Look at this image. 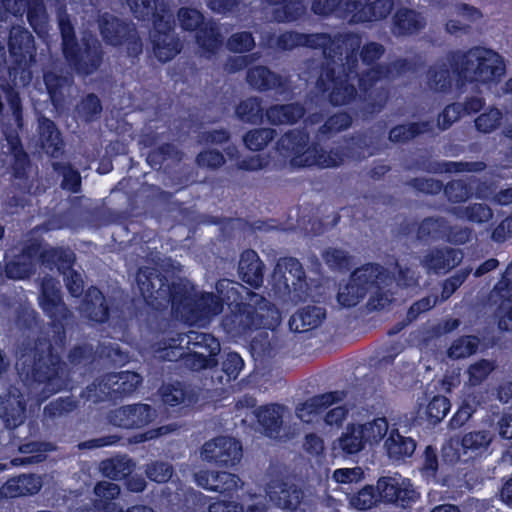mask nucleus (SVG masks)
Here are the masks:
<instances>
[{
    "instance_id": "c756f323",
    "label": "nucleus",
    "mask_w": 512,
    "mask_h": 512,
    "mask_svg": "<svg viewBox=\"0 0 512 512\" xmlns=\"http://www.w3.org/2000/svg\"><path fill=\"white\" fill-rule=\"evenodd\" d=\"M161 400L170 407L190 408L197 404L198 394L180 381L162 385Z\"/></svg>"
},
{
    "instance_id": "4468645a",
    "label": "nucleus",
    "mask_w": 512,
    "mask_h": 512,
    "mask_svg": "<svg viewBox=\"0 0 512 512\" xmlns=\"http://www.w3.org/2000/svg\"><path fill=\"white\" fill-rule=\"evenodd\" d=\"M491 443V436L488 431H473L466 433L459 445L460 448H454L452 445L443 446V461L451 465L457 462H468L484 455Z\"/></svg>"
},
{
    "instance_id": "a211bd4d",
    "label": "nucleus",
    "mask_w": 512,
    "mask_h": 512,
    "mask_svg": "<svg viewBox=\"0 0 512 512\" xmlns=\"http://www.w3.org/2000/svg\"><path fill=\"white\" fill-rule=\"evenodd\" d=\"M377 493L386 503L409 508L420 497L419 492L412 486L409 479L401 483L394 477H381L377 481Z\"/></svg>"
},
{
    "instance_id": "bf43d9fd",
    "label": "nucleus",
    "mask_w": 512,
    "mask_h": 512,
    "mask_svg": "<svg viewBox=\"0 0 512 512\" xmlns=\"http://www.w3.org/2000/svg\"><path fill=\"white\" fill-rule=\"evenodd\" d=\"M95 354L92 344L81 343L69 350L67 361L73 368L86 367L94 361Z\"/></svg>"
},
{
    "instance_id": "dca6fc26",
    "label": "nucleus",
    "mask_w": 512,
    "mask_h": 512,
    "mask_svg": "<svg viewBox=\"0 0 512 512\" xmlns=\"http://www.w3.org/2000/svg\"><path fill=\"white\" fill-rule=\"evenodd\" d=\"M201 455L218 467H234L242 458V445L235 438L218 436L203 445Z\"/></svg>"
},
{
    "instance_id": "ea45409f",
    "label": "nucleus",
    "mask_w": 512,
    "mask_h": 512,
    "mask_svg": "<svg viewBox=\"0 0 512 512\" xmlns=\"http://www.w3.org/2000/svg\"><path fill=\"white\" fill-rule=\"evenodd\" d=\"M41 487L42 483L39 476L34 474H21L8 479L3 485L2 490L6 497L17 498L37 494Z\"/></svg>"
},
{
    "instance_id": "864d4df0",
    "label": "nucleus",
    "mask_w": 512,
    "mask_h": 512,
    "mask_svg": "<svg viewBox=\"0 0 512 512\" xmlns=\"http://www.w3.org/2000/svg\"><path fill=\"white\" fill-rule=\"evenodd\" d=\"M362 430L367 444L380 443L389 434V423L386 417H377L364 424H358Z\"/></svg>"
},
{
    "instance_id": "774afa93",
    "label": "nucleus",
    "mask_w": 512,
    "mask_h": 512,
    "mask_svg": "<svg viewBox=\"0 0 512 512\" xmlns=\"http://www.w3.org/2000/svg\"><path fill=\"white\" fill-rule=\"evenodd\" d=\"M255 39L250 31H240L233 33L226 42V47L233 53L250 52L255 47Z\"/></svg>"
},
{
    "instance_id": "603ef678",
    "label": "nucleus",
    "mask_w": 512,
    "mask_h": 512,
    "mask_svg": "<svg viewBox=\"0 0 512 512\" xmlns=\"http://www.w3.org/2000/svg\"><path fill=\"white\" fill-rule=\"evenodd\" d=\"M276 131L273 128L261 127L247 131L243 136V142L251 151L263 150L274 140Z\"/></svg>"
},
{
    "instance_id": "4be33fe9",
    "label": "nucleus",
    "mask_w": 512,
    "mask_h": 512,
    "mask_svg": "<svg viewBox=\"0 0 512 512\" xmlns=\"http://www.w3.org/2000/svg\"><path fill=\"white\" fill-rule=\"evenodd\" d=\"M113 425L123 429L143 428L156 418L155 409L149 404L137 403L116 409L111 415Z\"/></svg>"
},
{
    "instance_id": "7c9ffc66",
    "label": "nucleus",
    "mask_w": 512,
    "mask_h": 512,
    "mask_svg": "<svg viewBox=\"0 0 512 512\" xmlns=\"http://www.w3.org/2000/svg\"><path fill=\"white\" fill-rule=\"evenodd\" d=\"M38 133L41 147L47 155L52 158L63 155L65 143L54 121L45 116L40 117Z\"/></svg>"
},
{
    "instance_id": "37998d69",
    "label": "nucleus",
    "mask_w": 512,
    "mask_h": 512,
    "mask_svg": "<svg viewBox=\"0 0 512 512\" xmlns=\"http://www.w3.org/2000/svg\"><path fill=\"white\" fill-rule=\"evenodd\" d=\"M265 115L262 99L250 96L241 100L235 107L236 118L245 124L257 125L262 123Z\"/></svg>"
},
{
    "instance_id": "5701e85b",
    "label": "nucleus",
    "mask_w": 512,
    "mask_h": 512,
    "mask_svg": "<svg viewBox=\"0 0 512 512\" xmlns=\"http://www.w3.org/2000/svg\"><path fill=\"white\" fill-rule=\"evenodd\" d=\"M463 259L460 249L442 246L429 249L421 260L428 273L446 274L457 267Z\"/></svg>"
},
{
    "instance_id": "6ab92c4d",
    "label": "nucleus",
    "mask_w": 512,
    "mask_h": 512,
    "mask_svg": "<svg viewBox=\"0 0 512 512\" xmlns=\"http://www.w3.org/2000/svg\"><path fill=\"white\" fill-rule=\"evenodd\" d=\"M267 494L275 506L286 512H306L302 507L304 492L296 484L284 479H272L267 484Z\"/></svg>"
},
{
    "instance_id": "5fc2aeb1",
    "label": "nucleus",
    "mask_w": 512,
    "mask_h": 512,
    "mask_svg": "<svg viewBox=\"0 0 512 512\" xmlns=\"http://www.w3.org/2000/svg\"><path fill=\"white\" fill-rule=\"evenodd\" d=\"M448 201L454 204L462 203L470 199L474 194V187L470 180H452L443 189Z\"/></svg>"
},
{
    "instance_id": "39448f33",
    "label": "nucleus",
    "mask_w": 512,
    "mask_h": 512,
    "mask_svg": "<svg viewBox=\"0 0 512 512\" xmlns=\"http://www.w3.org/2000/svg\"><path fill=\"white\" fill-rule=\"evenodd\" d=\"M62 55L67 65L79 76L97 72L104 61L105 52L99 39L91 32L77 39L74 24L64 12L58 16Z\"/></svg>"
},
{
    "instance_id": "0eeeda50",
    "label": "nucleus",
    "mask_w": 512,
    "mask_h": 512,
    "mask_svg": "<svg viewBox=\"0 0 512 512\" xmlns=\"http://www.w3.org/2000/svg\"><path fill=\"white\" fill-rule=\"evenodd\" d=\"M133 16L139 21L153 23L152 51L160 63L171 61L182 50L180 38L175 34V19L166 8L157 11L155 0H125Z\"/></svg>"
},
{
    "instance_id": "c9c22d12",
    "label": "nucleus",
    "mask_w": 512,
    "mask_h": 512,
    "mask_svg": "<svg viewBox=\"0 0 512 512\" xmlns=\"http://www.w3.org/2000/svg\"><path fill=\"white\" fill-rule=\"evenodd\" d=\"M306 114L305 106L300 102L274 104L265 111L267 121L271 125L295 124Z\"/></svg>"
},
{
    "instance_id": "a19ab883",
    "label": "nucleus",
    "mask_w": 512,
    "mask_h": 512,
    "mask_svg": "<svg viewBox=\"0 0 512 512\" xmlns=\"http://www.w3.org/2000/svg\"><path fill=\"white\" fill-rule=\"evenodd\" d=\"M433 131V121L408 122L393 126L388 133L392 143L404 144L416 137Z\"/></svg>"
},
{
    "instance_id": "6e6d98bb",
    "label": "nucleus",
    "mask_w": 512,
    "mask_h": 512,
    "mask_svg": "<svg viewBox=\"0 0 512 512\" xmlns=\"http://www.w3.org/2000/svg\"><path fill=\"white\" fill-rule=\"evenodd\" d=\"M502 119V111L492 106L476 117L474 125L477 131L489 134L499 128Z\"/></svg>"
},
{
    "instance_id": "f3484780",
    "label": "nucleus",
    "mask_w": 512,
    "mask_h": 512,
    "mask_svg": "<svg viewBox=\"0 0 512 512\" xmlns=\"http://www.w3.org/2000/svg\"><path fill=\"white\" fill-rule=\"evenodd\" d=\"M394 4V0H346L345 11L352 23H372L386 19Z\"/></svg>"
},
{
    "instance_id": "c85d7f7f",
    "label": "nucleus",
    "mask_w": 512,
    "mask_h": 512,
    "mask_svg": "<svg viewBox=\"0 0 512 512\" xmlns=\"http://www.w3.org/2000/svg\"><path fill=\"white\" fill-rule=\"evenodd\" d=\"M246 82L252 89L259 92L285 90L286 87V80L280 74L273 72L264 65L248 68Z\"/></svg>"
},
{
    "instance_id": "8fccbe9b",
    "label": "nucleus",
    "mask_w": 512,
    "mask_h": 512,
    "mask_svg": "<svg viewBox=\"0 0 512 512\" xmlns=\"http://www.w3.org/2000/svg\"><path fill=\"white\" fill-rule=\"evenodd\" d=\"M102 110V102L95 93H88L83 96L75 107L78 118L85 123H91L97 120Z\"/></svg>"
},
{
    "instance_id": "3c124183",
    "label": "nucleus",
    "mask_w": 512,
    "mask_h": 512,
    "mask_svg": "<svg viewBox=\"0 0 512 512\" xmlns=\"http://www.w3.org/2000/svg\"><path fill=\"white\" fill-rule=\"evenodd\" d=\"M53 170L62 175L61 187L71 193H78L81 190V175L70 163L55 161L52 162Z\"/></svg>"
},
{
    "instance_id": "e2e57ef3",
    "label": "nucleus",
    "mask_w": 512,
    "mask_h": 512,
    "mask_svg": "<svg viewBox=\"0 0 512 512\" xmlns=\"http://www.w3.org/2000/svg\"><path fill=\"white\" fill-rule=\"evenodd\" d=\"M478 349V339L475 336H462L451 344L448 349V355L453 359L469 357L476 353Z\"/></svg>"
},
{
    "instance_id": "1a4fd4ad",
    "label": "nucleus",
    "mask_w": 512,
    "mask_h": 512,
    "mask_svg": "<svg viewBox=\"0 0 512 512\" xmlns=\"http://www.w3.org/2000/svg\"><path fill=\"white\" fill-rule=\"evenodd\" d=\"M96 24L102 41L112 47L125 46L127 56L138 59L143 53V42L135 24L110 12H98Z\"/></svg>"
},
{
    "instance_id": "f03ea898",
    "label": "nucleus",
    "mask_w": 512,
    "mask_h": 512,
    "mask_svg": "<svg viewBox=\"0 0 512 512\" xmlns=\"http://www.w3.org/2000/svg\"><path fill=\"white\" fill-rule=\"evenodd\" d=\"M135 279L148 307L160 311L170 305L172 313L186 324L205 325L222 313L221 299L215 293L197 291L181 278L170 283L155 267H140Z\"/></svg>"
},
{
    "instance_id": "72a5a7b5",
    "label": "nucleus",
    "mask_w": 512,
    "mask_h": 512,
    "mask_svg": "<svg viewBox=\"0 0 512 512\" xmlns=\"http://www.w3.org/2000/svg\"><path fill=\"white\" fill-rule=\"evenodd\" d=\"M86 317L95 323L104 324L110 318V307L103 292L95 286L87 289L83 299Z\"/></svg>"
},
{
    "instance_id": "2eb2a0df",
    "label": "nucleus",
    "mask_w": 512,
    "mask_h": 512,
    "mask_svg": "<svg viewBox=\"0 0 512 512\" xmlns=\"http://www.w3.org/2000/svg\"><path fill=\"white\" fill-rule=\"evenodd\" d=\"M353 80L337 75L334 67L325 66L317 80V87L322 93H328V100L333 106H343L353 102L357 95L356 87L350 83Z\"/></svg>"
},
{
    "instance_id": "4c0bfd02",
    "label": "nucleus",
    "mask_w": 512,
    "mask_h": 512,
    "mask_svg": "<svg viewBox=\"0 0 512 512\" xmlns=\"http://www.w3.org/2000/svg\"><path fill=\"white\" fill-rule=\"evenodd\" d=\"M326 317L323 307L308 305L300 309L289 320V328L295 333H303L317 328Z\"/></svg>"
},
{
    "instance_id": "412c9836",
    "label": "nucleus",
    "mask_w": 512,
    "mask_h": 512,
    "mask_svg": "<svg viewBox=\"0 0 512 512\" xmlns=\"http://www.w3.org/2000/svg\"><path fill=\"white\" fill-rule=\"evenodd\" d=\"M279 275L278 281L287 292L306 293L308 284L302 263L295 257L280 258L276 264L273 277Z\"/></svg>"
},
{
    "instance_id": "2f4dec72",
    "label": "nucleus",
    "mask_w": 512,
    "mask_h": 512,
    "mask_svg": "<svg viewBox=\"0 0 512 512\" xmlns=\"http://www.w3.org/2000/svg\"><path fill=\"white\" fill-rule=\"evenodd\" d=\"M11 2L15 6L20 3L18 10H26L27 21L38 36L48 33V15L43 0H2L3 5H10Z\"/></svg>"
},
{
    "instance_id": "cd10ccee",
    "label": "nucleus",
    "mask_w": 512,
    "mask_h": 512,
    "mask_svg": "<svg viewBox=\"0 0 512 512\" xmlns=\"http://www.w3.org/2000/svg\"><path fill=\"white\" fill-rule=\"evenodd\" d=\"M284 410L285 406L278 403H269L256 409L255 417L266 437L277 439L281 436Z\"/></svg>"
},
{
    "instance_id": "58836bf2",
    "label": "nucleus",
    "mask_w": 512,
    "mask_h": 512,
    "mask_svg": "<svg viewBox=\"0 0 512 512\" xmlns=\"http://www.w3.org/2000/svg\"><path fill=\"white\" fill-rule=\"evenodd\" d=\"M75 261V253L64 247H49L44 249L40 255L41 264L51 270L56 268L62 275L73 270Z\"/></svg>"
},
{
    "instance_id": "09e8293b",
    "label": "nucleus",
    "mask_w": 512,
    "mask_h": 512,
    "mask_svg": "<svg viewBox=\"0 0 512 512\" xmlns=\"http://www.w3.org/2000/svg\"><path fill=\"white\" fill-rule=\"evenodd\" d=\"M134 463L126 457L110 458L102 461L101 470L103 475L111 480H124L132 474Z\"/></svg>"
},
{
    "instance_id": "a18cd8bd",
    "label": "nucleus",
    "mask_w": 512,
    "mask_h": 512,
    "mask_svg": "<svg viewBox=\"0 0 512 512\" xmlns=\"http://www.w3.org/2000/svg\"><path fill=\"white\" fill-rule=\"evenodd\" d=\"M448 228L449 223L446 219L442 217H426L417 225L416 237L422 242L441 240L444 239Z\"/></svg>"
},
{
    "instance_id": "79ce46f5",
    "label": "nucleus",
    "mask_w": 512,
    "mask_h": 512,
    "mask_svg": "<svg viewBox=\"0 0 512 512\" xmlns=\"http://www.w3.org/2000/svg\"><path fill=\"white\" fill-rule=\"evenodd\" d=\"M195 40L201 51L214 55L223 44V38L218 26L212 22H205L195 31Z\"/></svg>"
},
{
    "instance_id": "f8f14e48",
    "label": "nucleus",
    "mask_w": 512,
    "mask_h": 512,
    "mask_svg": "<svg viewBox=\"0 0 512 512\" xmlns=\"http://www.w3.org/2000/svg\"><path fill=\"white\" fill-rule=\"evenodd\" d=\"M388 271L378 263H367L356 268L349 281L339 288L337 301L342 307L350 308L362 301L367 293L383 278H388Z\"/></svg>"
},
{
    "instance_id": "473e14b6",
    "label": "nucleus",
    "mask_w": 512,
    "mask_h": 512,
    "mask_svg": "<svg viewBox=\"0 0 512 512\" xmlns=\"http://www.w3.org/2000/svg\"><path fill=\"white\" fill-rule=\"evenodd\" d=\"M416 447V441L412 437L402 435L398 428H391L384 440L386 455L393 462H405L413 456Z\"/></svg>"
},
{
    "instance_id": "c03bdc74",
    "label": "nucleus",
    "mask_w": 512,
    "mask_h": 512,
    "mask_svg": "<svg viewBox=\"0 0 512 512\" xmlns=\"http://www.w3.org/2000/svg\"><path fill=\"white\" fill-rule=\"evenodd\" d=\"M338 448L345 456L356 455L362 451L367 442L358 424H348L345 431L338 438Z\"/></svg>"
},
{
    "instance_id": "7ed1b4c3",
    "label": "nucleus",
    "mask_w": 512,
    "mask_h": 512,
    "mask_svg": "<svg viewBox=\"0 0 512 512\" xmlns=\"http://www.w3.org/2000/svg\"><path fill=\"white\" fill-rule=\"evenodd\" d=\"M216 295L230 308L221 325L231 337H243L260 329L273 330L280 314L276 306L243 284L227 279H219L215 284Z\"/></svg>"
},
{
    "instance_id": "de8ad7c7",
    "label": "nucleus",
    "mask_w": 512,
    "mask_h": 512,
    "mask_svg": "<svg viewBox=\"0 0 512 512\" xmlns=\"http://www.w3.org/2000/svg\"><path fill=\"white\" fill-rule=\"evenodd\" d=\"M269 5L278 6L274 15L278 21L292 22L298 20L305 12L302 0H265Z\"/></svg>"
},
{
    "instance_id": "9d476101",
    "label": "nucleus",
    "mask_w": 512,
    "mask_h": 512,
    "mask_svg": "<svg viewBox=\"0 0 512 512\" xmlns=\"http://www.w3.org/2000/svg\"><path fill=\"white\" fill-rule=\"evenodd\" d=\"M8 51L10 57L9 76L22 86L32 80L31 66L36 60L33 35L24 27L13 26L9 32Z\"/></svg>"
},
{
    "instance_id": "aec40b11",
    "label": "nucleus",
    "mask_w": 512,
    "mask_h": 512,
    "mask_svg": "<svg viewBox=\"0 0 512 512\" xmlns=\"http://www.w3.org/2000/svg\"><path fill=\"white\" fill-rule=\"evenodd\" d=\"M328 39L319 40L323 42L319 45L323 56L329 64L337 63L343 60L344 52L360 53L362 38L361 35L354 32L337 33L334 36L329 33L321 32Z\"/></svg>"
},
{
    "instance_id": "0e129e2a",
    "label": "nucleus",
    "mask_w": 512,
    "mask_h": 512,
    "mask_svg": "<svg viewBox=\"0 0 512 512\" xmlns=\"http://www.w3.org/2000/svg\"><path fill=\"white\" fill-rule=\"evenodd\" d=\"M349 503L359 511L371 509L377 503V491L372 485H366L349 497Z\"/></svg>"
},
{
    "instance_id": "b1692460",
    "label": "nucleus",
    "mask_w": 512,
    "mask_h": 512,
    "mask_svg": "<svg viewBox=\"0 0 512 512\" xmlns=\"http://www.w3.org/2000/svg\"><path fill=\"white\" fill-rule=\"evenodd\" d=\"M196 482L203 489L231 499L237 493L241 480L236 474L226 471H201L196 474Z\"/></svg>"
},
{
    "instance_id": "393cba45",
    "label": "nucleus",
    "mask_w": 512,
    "mask_h": 512,
    "mask_svg": "<svg viewBox=\"0 0 512 512\" xmlns=\"http://www.w3.org/2000/svg\"><path fill=\"white\" fill-rule=\"evenodd\" d=\"M26 413V401L22 393L16 389H9L0 398V419L7 430L20 426Z\"/></svg>"
},
{
    "instance_id": "49530a36",
    "label": "nucleus",
    "mask_w": 512,
    "mask_h": 512,
    "mask_svg": "<svg viewBox=\"0 0 512 512\" xmlns=\"http://www.w3.org/2000/svg\"><path fill=\"white\" fill-rule=\"evenodd\" d=\"M451 67L446 63H436L430 66L426 72L429 87L436 92L446 93L452 87Z\"/></svg>"
},
{
    "instance_id": "e433bc0d",
    "label": "nucleus",
    "mask_w": 512,
    "mask_h": 512,
    "mask_svg": "<svg viewBox=\"0 0 512 512\" xmlns=\"http://www.w3.org/2000/svg\"><path fill=\"white\" fill-rule=\"evenodd\" d=\"M425 26L424 19L414 9L401 7L392 18V32L396 36H410L418 33Z\"/></svg>"
},
{
    "instance_id": "a878e982",
    "label": "nucleus",
    "mask_w": 512,
    "mask_h": 512,
    "mask_svg": "<svg viewBox=\"0 0 512 512\" xmlns=\"http://www.w3.org/2000/svg\"><path fill=\"white\" fill-rule=\"evenodd\" d=\"M347 396L345 390L325 392L308 398L296 407L297 417L304 422H310L313 417L321 415L330 406L343 401Z\"/></svg>"
},
{
    "instance_id": "680f3d73",
    "label": "nucleus",
    "mask_w": 512,
    "mask_h": 512,
    "mask_svg": "<svg viewBox=\"0 0 512 512\" xmlns=\"http://www.w3.org/2000/svg\"><path fill=\"white\" fill-rule=\"evenodd\" d=\"M436 172L445 173H463V172H482L487 165L484 161H442L437 163Z\"/></svg>"
},
{
    "instance_id": "052dcab7",
    "label": "nucleus",
    "mask_w": 512,
    "mask_h": 512,
    "mask_svg": "<svg viewBox=\"0 0 512 512\" xmlns=\"http://www.w3.org/2000/svg\"><path fill=\"white\" fill-rule=\"evenodd\" d=\"M450 408L451 403L446 396L436 395L427 404L426 418L431 424L436 425L445 418Z\"/></svg>"
},
{
    "instance_id": "423d86ee",
    "label": "nucleus",
    "mask_w": 512,
    "mask_h": 512,
    "mask_svg": "<svg viewBox=\"0 0 512 512\" xmlns=\"http://www.w3.org/2000/svg\"><path fill=\"white\" fill-rule=\"evenodd\" d=\"M310 135L304 128H294L285 132L276 142V151L294 169L319 167L335 168L344 162V153L340 149L326 151L318 143L309 145Z\"/></svg>"
},
{
    "instance_id": "20e7f679",
    "label": "nucleus",
    "mask_w": 512,
    "mask_h": 512,
    "mask_svg": "<svg viewBox=\"0 0 512 512\" xmlns=\"http://www.w3.org/2000/svg\"><path fill=\"white\" fill-rule=\"evenodd\" d=\"M459 85L498 84L506 73L504 58L496 51L475 46L467 51L452 50L446 55Z\"/></svg>"
},
{
    "instance_id": "9b49d317",
    "label": "nucleus",
    "mask_w": 512,
    "mask_h": 512,
    "mask_svg": "<svg viewBox=\"0 0 512 512\" xmlns=\"http://www.w3.org/2000/svg\"><path fill=\"white\" fill-rule=\"evenodd\" d=\"M179 345L185 342L189 353L184 358L185 364L194 371L214 368L218 365L217 356L220 353V342L211 333L190 330L178 334Z\"/></svg>"
},
{
    "instance_id": "ddd939ff",
    "label": "nucleus",
    "mask_w": 512,
    "mask_h": 512,
    "mask_svg": "<svg viewBox=\"0 0 512 512\" xmlns=\"http://www.w3.org/2000/svg\"><path fill=\"white\" fill-rule=\"evenodd\" d=\"M143 381L142 376L134 371H120L105 374L98 384L93 382L87 387L88 393L96 391L99 387L103 396H97L93 402H99L104 398L122 399L134 393ZM90 394H88V398Z\"/></svg>"
},
{
    "instance_id": "bb28decb",
    "label": "nucleus",
    "mask_w": 512,
    "mask_h": 512,
    "mask_svg": "<svg viewBox=\"0 0 512 512\" xmlns=\"http://www.w3.org/2000/svg\"><path fill=\"white\" fill-rule=\"evenodd\" d=\"M265 265L256 251L246 249L240 254L238 275L251 288L258 289L264 281Z\"/></svg>"
},
{
    "instance_id": "f257e3e1",
    "label": "nucleus",
    "mask_w": 512,
    "mask_h": 512,
    "mask_svg": "<svg viewBox=\"0 0 512 512\" xmlns=\"http://www.w3.org/2000/svg\"><path fill=\"white\" fill-rule=\"evenodd\" d=\"M38 304L50 319L52 340L48 337H38L35 340L26 378L31 384L41 386V393L48 398L65 390L70 383V370L58 349L62 351L65 348L66 326L72 320L73 314L64 302L60 282L50 275L41 280Z\"/></svg>"
},
{
    "instance_id": "13d9d810",
    "label": "nucleus",
    "mask_w": 512,
    "mask_h": 512,
    "mask_svg": "<svg viewBox=\"0 0 512 512\" xmlns=\"http://www.w3.org/2000/svg\"><path fill=\"white\" fill-rule=\"evenodd\" d=\"M322 257L325 263L333 270L349 271L354 263L353 257L340 248H327Z\"/></svg>"
},
{
    "instance_id": "4d7b16f0",
    "label": "nucleus",
    "mask_w": 512,
    "mask_h": 512,
    "mask_svg": "<svg viewBox=\"0 0 512 512\" xmlns=\"http://www.w3.org/2000/svg\"><path fill=\"white\" fill-rule=\"evenodd\" d=\"M352 121V116L348 112L334 113L319 127L318 133L323 136H331L348 129L352 125Z\"/></svg>"
},
{
    "instance_id": "338daca9",
    "label": "nucleus",
    "mask_w": 512,
    "mask_h": 512,
    "mask_svg": "<svg viewBox=\"0 0 512 512\" xmlns=\"http://www.w3.org/2000/svg\"><path fill=\"white\" fill-rule=\"evenodd\" d=\"M471 272V267H464L446 278L441 284V299L443 301L448 300L467 280Z\"/></svg>"
},
{
    "instance_id": "f704fd0d",
    "label": "nucleus",
    "mask_w": 512,
    "mask_h": 512,
    "mask_svg": "<svg viewBox=\"0 0 512 512\" xmlns=\"http://www.w3.org/2000/svg\"><path fill=\"white\" fill-rule=\"evenodd\" d=\"M324 39H328V37H326L324 34L302 33L295 30H288L278 35L276 51H292L298 47L319 49V45L323 43H320L319 40Z\"/></svg>"
},
{
    "instance_id": "69168bd1",
    "label": "nucleus",
    "mask_w": 512,
    "mask_h": 512,
    "mask_svg": "<svg viewBox=\"0 0 512 512\" xmlns=\"http://www.w3.org/2000/svg\"><path fill=\"white\" fill-rule=\"evenodd\" d=\"M174 473L173 466L164 461L156 460L148 463L145 468L146 477L155 483H167Z\"/></svg>"
},
{
    "instance_id": "6e6552de",
    "label": "nucleus",
    "mask_w": 512,
    "mask_h": 512,
    "mask_svg": "<svg viewBox=\"0 0 512 512\" xmlns=\"http://www.w3.org/2000/svg\"><path fill=\"white\" fill-rule=\"evenodd\" d=\"M416 71L417 63L403 57L396 58L389 63L376 64L363 70L359 76V90L367 100L364 111L368 114H377L387 105L390 98V88L384 85L377 86L380 81H392Z\"/></svg>"
}]
</instances>
